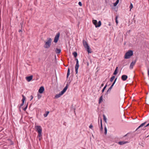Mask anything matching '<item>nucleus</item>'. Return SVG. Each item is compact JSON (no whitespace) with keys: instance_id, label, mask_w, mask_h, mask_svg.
Wrapping results in <instances>:
<instances>
[{"instance_id":"1","label":"nucleus","mask_w":149,"mask_h":149,"mask_svg":"<svg viewBox=\"0 0 149 149\" xmlns=\"http://www.w3.org/2000/svg\"><path fill=\"white\" fill-rule=\"evenodd\" d=\"M47 39V41L45 42V44L44 46V47L46 49L50 47L52 42V39L51 38H48Z\"/></svg>"},{"instance_id":"2","label":"nucleus","mask_w":149,"mask_h":149,"mask_svg":"<svg viewBox=\"0 0 149 149\" xmlns=\"http://www.w3.org/2000/svg\"><path fill=\"white\" fill-rule=\"evenodd\" d=\"M83 44L84 48L86 49L88 53H91V49L88 45L87 42L84 40H83Z\"/></svg>"},{"instance_id":"3","label":"nucleus","mask_w":149,"mask_h":149,"mask_svg":"<svg viewBox=\"0 0 149 149\" xmlns=\"http://www.w3.org/2000/svg\"><path fill=\"white\" fill-rule=\"evenodd\" d=\"M133 55V51L132 50H129L125 53L124 58L125 59L129 58Z\"/></svg>"},{"instance_id":"4","label":"nucleus","mask_w":149,"mask_h":149,"mask_svg":"<svg viewBox=\"0 0 149 149\" xmlns=\"http://www.w3.org/2000/svg\"><path fill=\"white\" fill-rule=\"evenodd\" d=\"M94 24L95 25L96 28L100 27L101 25V21H99L97 23V21L96 20H94Z\"/></svg>"},{"instance_id":"5","label":"nucleus","mask_w":149,"mask_h":149,"mask_svg":"<svg viewBox=\"0 0 149 149\" xmlns=\"http://www.w3.org/2000/svg\"><path fill=\"white\" fill-rule=\"evenodd\" d=\"M75 60L76 61V63L75 67V72L76 74H77L78 72V69L79 66V61L77 58H76Z\"/></svg>"},{"instance_id":"6","label":"nucleus","mask_w":149,"mask_h":149,"mask_svg":"<svg viewBox=\"0 0 149 149\" xmlns=\"http://www.w3.org/2000/svg\"><path fill=\"white\" fill-rule=\"evenodd\" d=\"M60 33L58 32L55 37L54 42L55 43H57L59 39L60 36Z\"/></svg>"},{"instance_id":"7","label":"nucleus","mask_w":149,"mask_h":149,"mask_svg":"<svg viewBox=\"0 0 149 149\" xmlns=\"http://www.w3.org/2000/svg\"><path fill=\"white\" fill-rule=\"evenodd\" d=\"M35 128L38 133L42 132V129L40 126H35Z\"/></svg>"},{"instance_id":"8","label":"nucleus","mask_w":149,"mask_h":149,"mask_svg":"<svg viewBox=\"0 0 149 149\" xmlns=\"http://www.w3.org/2000/svg\"><path fill=\"white\" fill-rule=\"evenodd\" d=\"M45 90V88L43 86H41L39 89L38 92L40 93H42Z\"/></svg>"},{"instance_id":"9","label":"nucleus","mask_w":149,"mask_h":149,"mask_svg":"<svg viewBox=\"0 0 149 149\" xmlns=\"http://www.w3.org/2000/svg\"><path fill=\"white\" fill-rule=\"evenodd\" d=\"M33 77V76L32 75H31L26 77V79L29 82L32 79Z\"/></svg>"},{"instance_id":"10","label":"nucleus","mask_w":149,"mask_h":149,"mask_svg":"<svg viewBox=\"0 0 149 149\" xmlns=\"http://www.w3.org/2000/svg\"><path fill=\"white\" fill-rule=\"evenodd\" d=\"M128 77L127 75H123L122 76L121 79L123 81H125L126 80L127 78Z\"/></svg>"},{"instance_id":"11","label":"nucleus","mask_w":149,"mask_h":149,"mask_svg":"<svg viewBox=\"0 0 149 149\" xmlns=\"http://www.w3.org/2000/svg\"><path fill=\"white\" fill-rule=\"evenodd\" d=\"M136 63V61H132L130 65V68H133V67Z\"/></svg>"},{"instance_id":"12","label":"nucleus","mask_w":149,"mask_h":149,"mask_svg":"<svg viewBox=\"0 0 149 149\" xmlns=\"http://www.w3.org/2000/svg\"><path fill=\"white\" fill-rule=\"evenodd\" d=\"M127 142H128L127 141H121L119 142H118V143L120 145H123L127 143Z\"/></svg>"},{"instance_id":"13","label":"nucleus","mask_w":149,"mask_h":149,"mask_svg":"<svg viewBox=\"0 0 149 149\" xmlns=\"http://www.w3.org/2000/svg\"><path fill=\"white\" fill-rule=\"evenodd\" d=\"M42 132H38V136L39 137V140H41L42 139Z\"/></svg>"},{"instance_id":"14","label":"nucleus","mask_w":149,"mask_h":149,"mask_svg":"<svg viewBox=\"0 0 149 149\" xmlns=\"http://www.w3.org/2000/svg\"><path fill=\"white\" fill-rule=\"evenodd\" d=\"M61 49L56 48L55 50V52L56 54H59L61 52Z\"/></svg>"},{"instance_id":"15","label":"nucleus","mask_w":149,"mask_h":149,"mask_svg":"<svg viewBox=\"0 0 149 149\" xmlns=\"http://www.w3.org/2000/svg\"><path fill=\"white\" fill-rule=\"evenodd\" d=\"M68 86H69V85H68V83H67V84H66V86L64 88V89L63 90L65 92L67 90V89L68 88Z\"/></svg>"},{"instance_id":"16","label":"nucleus","mask_w":149,"mask_h":149,"mask_svg":"<svg viewBox=\"0 0 149 149\" xmlns=\"http://www.w3.org/2000/svg\"><path fill=\"white\" fill-rule=\"evenodd\" d=\"M146 122H145L143 123H142V124H141L136 130H137L138 129H139L140 128L143 127V126L145 125V124H146Z\"/></svg>"},{"instance_id":"17","label":"nucleus","mask_w":149,"mask_h":149,"mask_svg":"<svg viewBox=\"0 0 149 149\" xmlns=\"http://www.w3.org/2000/svg\"><path fill=\"white\" fill-rule=\"evenodd\" d=\"M70 74V68H69L68 69V72H67V78H68V77L69 75Z\"/></svg>"},{"instance_id":"18","label":"nucleus","mask_w":149,"mask_h":149,"mask_svg":"<svg viewBox=\"0 0 149 149\" xmlns=\"http://www.w3.org/2000/svg\"><path fill=\"white\" fill-rule=\"evenodd\" d=\"M118 69V67H116V69H115V70L114 72H113V74L114 75H116V74H117V73H118V72H117Z\"/></svg>"},{"instance_id":"19","label":"nucleus","mask_w":149,"mask_h":149,"mask_svg":"<svg viewBox=\"0 0 149 149\" xmlns=\"http://www.w3.org/2000/svg\"><path fill=\"white\" fill-rule=\"evenodd\" d=\"M61 96V95L59 93L58 94H56L55 96V98H57Z\"/></svg>"},{"instance_id":"20","label":"nucleus","mask_w":149,"mask_h":149,"mask_svg":"<svg viewBox=\"0 0 149 149\" xmlns=\"http://www.w3.org/2000/svg\"><path fill=\"white\" fill-rule=\"evenodd\" d=\"M22 102L24 103V101L26 100V98L24 96L22 95Z\"/></svg>"},{"instance_id":"21","label":"nucleus","mask_w":149,"mask_h":149,"mask_svg":"<svg viewBox=\"0 0 149 149\" xmlns=\"http://www.w3.org/2000/svg\"><path fill=\"white\" fill-rule=\"evenodd\" d=\"M102 101H103V98H102V96H101L100 97V98H99V104L100 103L102 102Z\"/></svg>"},{"instance_id":"22","label":"nucleus","mask_w":149,"mask_h":149,"mask_svg":"<svg viewBox=\"0 0 149 149\" xmlns=\"http://www.w3.org/2000/svg\"><path fill=\"white\" fill-rule=\"evenodd\" d=\"M72 54L74 55V57H76L77 56V53L76 52H73L72 53Z\"/></svg>"},{"instance_id":"23","label":"nucleus","mask_w":149,"mask_h":149,"mask_svg":"<svg viewBox=\"0 0 149 149\" xmlns=\"http://www.w3.org/2000/svg\"><path fill=\"white\" fill-rule=\"evenodd\" d=\"M119 2V0H117L116 2L113 3V6H116L117 5V4Z\"/></svg>"},{"instance_id":"24","label":"nucleus","mask_w":149,"mask_h":149,"mask_svg":"<svg viewBox=\"0 0 149 149\" xmlns=\"http://www.w3.org/2000/svg\"><path fill=\"white\" fill-rule=\"evenodd\" d=\"M49 111H47L46 112V113L44 114L43 115V116H44V117H46L49 114Z\"/></svg>"},{"instance_id":"25","label":"nucleus","mask_w":149,"mask_h":149,"mask_svg":"<svg viewBox=\"0 0 149 149\" xmlns=\"http://www.w3.org/2000/svg\"><path fill=\"white\" fill-rule=\"evenodd\" d=\"M118 16H116V25H117L118 24Z\"/></svg>"},{"instance_id":"26","label":"nucleus","mask_w":149,"mask_h":149,"mask_svg":"<svg viewBox=\"0 0 149 149\" xmlns=\"http://www.w3.org/2000/svg\"><path fill=\"white\" fill-rule=\"evenodd\" d=\"M115 76H112L111 79H110V81L111 82H112L113 81V80L114 79H115Z\"/></svg>"},{"instance_id":"27","label":"nucleus","mask_w":149,"mask_h":149,"mask_svg":"<svg viewBox=\"0 0 149 149\" xmlns=\"http://www.w3.org/2000/svg\"><path fill=\"white\" fill-rule=\"evenodd\" d=\"M37 97H38V99H39L42 97V95H41L38 93L37 94Z\"/></svg>"},{"instance_id":"28","label":"nucleus","mask_w":149,"mask_h":149,"mask_svg":"<svg viewBox=\"0 0 149 149\" xmlns=\"http://www.w3.org/2000/svg\"><path fill=\"white\" fill-rule=\"evenodd\" d=\"M129 8H130V11H131L132 9L133 8V6L132 4V3H130Z\"/></svg>"},{"instance_id":"29","label":"nucleus","mask_w":149,"mask_h":149,"mask_svg":"<svg viewBox=\"0 0 149 149\" xmlns=\"http://www.w3.org/2000/svg\"><path fill=\"white\" fill-rule=\"evenodd\" d=\"M65 92L63 90L62 91L59 93L61 95H63Z\"/></svg>"},{"instance_id":"30","label":"nucleus","mask_w":149,"mask_h":149,"mask_svg":"<svg viewBox=\"0 0 149 149\" xmlns=\"http://www.w3.org/2000/svg\"><path fill=\"white\" fill-rule=\"evenodd\" d=\"M117 78H116V79H115V80H114V81L113 82V83L112 84V85H111V86H113L115 84V82H116V80H117Z\"/></svg>"},{"instance_id":"31","label":"nucleus","mask_w":149,"mask_h":149,"mask_svg":"<svg viewBox=\"0 0 149 149\" xmlns=\"http://www.w3.org/2000/svg\"><path fill=\"white\" fill-rule=\"evenodd\" d=\"M117 78H116V79H115V80H114V81L113 82V83L112 84V85H111V86H113L115 84V82H116V80H117Z\"/></svg>"},{"instance_id":"32","label":"nucleus","mask_w":149,"mask_h":149,"mask_svg":"<svg viewBox=\"0 0 149 149\" xmlns=\"http://www.w3.org/2000/svg\"><path fill=\"white\" fill-rule=\"evenodd\" d=\"M104 130H105V131H104V134H107V129L106 128V127H105V128H104Z\"/></svg>"},{"instance_id":"33","label":"nucleus","mask_w":149,"mask_h":149,"mask_svg":"<svg viewBox=\"0 0 149 149\" xmlns=\"http://www.w3.org/2000/svg\"><path fill=\"white\" fill-rule=\"evenodd\" d=\"M28 106V103H27L26 107L23 109L24 111H25L26 110V109H27V108Z\"/></svg>"},{"instance_id":"34","label":"nucleus","mask_w":149,"mask_h":149,"mask_svg":"<svg viewBox=\"0 0 149 149\" xmlns=\"http://www.w3.org/2000/svg\"><path fill=\"white\" fill-rule=\"evenodd\" d=\"M103 119L106 122V118L105 116V115H103Z\"/></svg>"},{"instance_id":"35","label":"nucleus","mask_w":149,"mask_h":149,"mask_svg":"<svg viewBox=\"0 0 149 149\" xmlns=\"http://www.w3.org/2000/svg\"><path fill=\"white\" fill-rule=\"evenodd\" d=\"M106 86H107V85H106L104 87V88H103V89H102V92H103L104 91V90L106 88Z\"/></svg>"},{"instance_id":"36","label":"nucleus","mask_w":149,"mask_h":149,"mask_svg":"<svg viewBox=\"0 0 149 149\" xmlns=\"http://www.w3.org/2000/svg\"><path fill=\"white\" fill-rule=\"evenodd\" d=\"M24 104V103L22 102V103L20 105L19 108H20Z\"/></svg>"},{"instance_id":"37","label":"nucleus","mask_w":149,"mask_h":149,"mask_svg":"<svg viewBox=\"0 0 149 149\" xmlns=\"http://www.w3.org/2000/svg\"><path fill=\"white\" fill-rule=\"evenodd\" d=\"M93 126L92 124H91L89 126V128L91 129H92V128H93Z\"/></svg>"},{"instance_id":"38","label":"nucleus","mask_w":149,"mask_h":149,"mask_svg":"<svg viewBox=\"0 0 149 149\" xmlns=\"http://www.w3.org/2000/svg\"><path fill=\"white\" fill-rule=\"evenodd\" d=\"M78 4L79 6H81L82 5L81 2L80 1L79 2Z\"/></svg>"},{"instance_id":"39","label":"nucleus","mask_w":149,"mask_h":149,"mask_svg":"<svg viewBox=\"0 0 149 149\" xmlns=\"http://www.w3.org/2000/svg\"><path fill=\"white\" fill-rule=\"evenodd\" d=\"M30 98H31V99L30 100V101H31V100H32L33 98V96L32 95H31V96H30Z\"/></svg>"},{"instance_id":"40","label":"nucleus","mask_w":149,"mask_h":149,"mask_svg":"<svg viewBox=\"0 0 149 149\" xmlns=\"http://www.w3.org/2000/svg\"><path fill=\"white\" fill-rule=\"evenodd\" d=\"M113 86H111L109 88V89L108 91L111 90V89H112Z\"/></svg>"},{"instance_id":"41","label":"nucleus","mask_w":149,"mask_h":149,"mask_svg":"<svg viewBox=\"0 0 149 149\" xmlns=\"http://www.w3.org/2000/svg\"><path fill=\"white\" fill-rule=\"evenodd\" d=\"M148 75L149 77V69H148Z\"/></svg>"},{"instance_id":"42","label":"nucleus","mask_w":149,"mask_h":149,"mask_svg":"<svg viewBox=\"0 0 149 149\" xmlns=\"http://www.w3.org/2000/svg\"><path fill=\"white\" fill-rule=\"evenodd\" d=\"M89 61L91 63V64L92 63V60L91 59H89Z\"/></svg>"},{"instance_id":"43","label":"nucleus","mask_w":149,"mask_h":149,"mask_svg":"<svg viewBox=\"0 0 149 149\" xmlns=\"http://www.w3.org/2000/svg\"><path fill=\"white\" fill-rule=\"evenodd\" d=\"M22 30H21V29H19V31H18V32H19V33H20V32H22Z\"/></svg>"},{"instance_id":"44","label":"nucleus","mask_w":149,"mask_h":149,"mask_svg":"<svg viewBox=\"0 0 149 149\" xmlns=\"http://www.w3.org/2000/svg\"><path fill=\"white\" fill-rule=\"evenodd\" d=\"M87 65L88 66L89 65V63L88 62H87Z\"/></svg>"},{"instance_id":"45","label":"nucleus","mask_w":149,"mask_h":149,"mask_svg":"<svg viewBox=\"0 0 149 149\" xmlns=\"http://www.w3.org/2000/svg\"><path fill=\"white\" fill-rule=\"evenodd\" d=\"M149 126V123L145 127H147L148 126Z\"/></svg>"},{"instance_id":"46","label":"nucleus","mask_w":149,"mask_h":149,"mask_svg":"<svg viewBox=\"0 0 149 149\" xmlns=\"http://www.w3.org/2000/svg\"><path fill=\"white\" fill-rule=\"evenodd\" d=\"M104 85V84H102L101 85V86H103Z\"/></svg>"},{"instance_id":"47","label":"nucleus","mask_w":149,"mask_h":149,"mask_svg":"<svg viewBox=\"0 0 149 149\" xmlns=\"http://www.w3.org/2000/svg\"><path fill=\"white\" fill-rule=\"evenodd\" d=\"M92 22L93 23V18L92 19Z\"/></svg>"},{"instance_id":"48","label":"nucleus","mask_w":149,"mask_h":149,"mask_svg":"<svg viewBox=\"0 0 149 149\" xmlns=\"http://www.w3.org/2000/svg\"><path fill=\"white\" fill-rule=\"evenodd\" d=\"M92 136H93V134H92Z\"/></svg>"},{"instance_id":"49","label":"nucleus","mask_w":149,"mask_h":149,"mask_svg":"<svg viewBox=\"0 0 149 149\" xmlns=\"http://www.w3.org/2000/svg\"><path fill=\"white\" fill-rule=\"evenodd\" d=\"M70 82L69 83V84H70Z\"/></svg>"}]
</instances>
